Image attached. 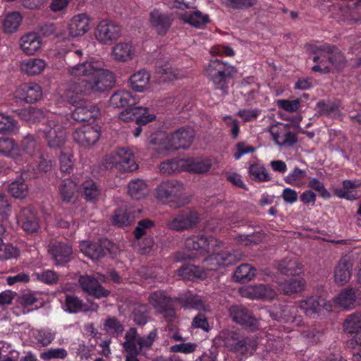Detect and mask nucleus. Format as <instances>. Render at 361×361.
Instances as JSON below:
<instances>
[{"label":"nucleus","instance_id":"1","mask_svg":"<svg viewBox=\"0 0 361 361\" xmlns=\"http://www.w3.org/2000/svg\"><path fill=\"white\" fill-rule=\"evenodd\" d=\"M66 72L71 77L84 78L71 81L63 94L68 103L75 106L73 118L79 121H94L99 117L100 111L87 102V97L92 98L112 87L114 79L112 72L104 68L103 61L93 59L68 65Z\"/></svg>","mask_w":361,"mask_h":361},{"label":"nucleus","instance_id":"2","mask_svg":"<svg viewBox=\"0 0 361 361\" xmlns=\"http://www.w3.org/2000/svg\"><path fill=\"white\" fill-rule=\"evenodd\" d=\"M194 135L195 132L192 128H182L170 135L164 132L156 133L152 136L150 142L158 145L157 150L159 153L167 154L173 150L189 147Z\"/></svg>","mask_w":361,"mask_h":361},{"label":"nucleus","instance_id":"3","mask_svg":"<svg viewBox=\"0 0 361 361\" xmlns=\"http://www.w3.org/2000/svg\"><path fill=\"white\" fill-rule=\"evenodd\" d=\"M310 50L314 54L312 57V61L315 63L312 66L314 72H334L344 65L345 59L343 54L334 47L329 44H317L310 46Z\"/></svg>","mask_w":361,"mask_h":361},{"label":"nucleus","instance_id":"4","mask_svg":"<svg viewBox=\"0 0 361 361\" xmlns=\"http://www.w3.org/2000/svg\"><path fill=\"white\" fill-rule=\"evenodd\" d=\"M92 27V20L85 13H77L60 25L56 39L61 42H70L85 36Z\"/></svg>","mask_w":361,"mask_h":361},{"label":"nucleus","instance_id":"5","mask_svg":"<svg viewBox=\"0 0 361 361\" xmlns=\"http://www.w3.org/2000/svg\"><path fill=\"white\" fill-rule=\"evenodd\" d=\"M215 344L224 345L228 350L241 355H251L255 350L256 342L244 338L238 332L233 330H225L219 333L214 338Z\"/></svg>","mask_w":361,"mask_h":361},{"label":"nucleus","instance_id":"6","mask_svg":"<svg viewBox=\"0 0 361 361\" xmlns=\"http://www.w3.org/2000/svg\"><path fill=\"white\" fill-rule=\"evenodd\" d=\"M62 116L56 114L47 115V122L40 127L44 135L47 145L52 149H60L66 142V132L61 125Z\"/></svg>","mask_w":361,"mask_h":361},{"label":"nucleus","instance_id":"7","mask_svg":"<svg viewBox=\"0 0 361 361\" xmlns=\"http://www.w3.org/2000/svg\"><path fill=\"white\" fill-rule=\"evenodd\" d=\"M236 72L235 68L220 60H212L205 69V73L212 80L216 88L227 92V78Z\"/></svg>","mask_w":361,"mask_h":361},{"label":"nucleus","instance_id":"8","mask_svg":"<svg viewBox=\"0 0 361 361\" xmlns=\"http://www.w3.org/2000/svg\"><path fill=\"white\" fill-rule=\"evenodd\" d=\"M106 164L114 166L122 172H130L138 167L133 152L128 148H120L106 156Z\"/></svg>","mask_w":361,"mask_h":361},{"label":"nucleus","instance_id":"9","mask_svg":"<svg viewBox=\"0 0 361 361\" xmlns=\"http://www.w3.org/2000/svg\"><path fill=\"white\" fill-rule=\"evenodd\" d=\"M121 36V30L118 25L113 20L103 19L97 25L94 37L101 44L110 45Z\"/></svg>","mask_w":361,"mask_h":361},{"label":"nucleus","instance_id":"10","mask_svg":"<svg viewBox=\"0 0 361 361\" xmlns=\"http://www.w3.org/2000/svg\"><path fill=\"white\" fill-rule=\"evenodd\" d=\"M18 47L25 56H34L42 49L44 42L38 32L30 31L20 37Z\"/></svg>","mask_w":361,"mask_h":361},{"label":"nucleus","instance_id":"11","mask_svg":"<svg viewBox=\"0 0 361 361\" xmlns=\"http://www.w3.org/2000/svg\"><path fill=\"white\" fill-rule=\"evenodd\" d=\"M15 97L27 104H32L42 98V87L37 82H29L21 84L14 93Z\"/></svg>","mask_w":361,"mask_h":361},{"label":"nucleus","instance_id":"12","mask_svg":"<svg viewBox=\"0 0 361 361\" xmlns=\"http://www.w3.org/2000/svg\"><path fill=\"white\" fill-rule=\"evenodd\" d=\"M99 137L100 128L97 125H83L78 128L73 134L74 140L84 147L94 145Z\"/></svg>","mask_w":361,"mask_h":361},{"label":"nucleus","instance_id":"13","mask_svg":"<svg viewBox=\"0 0 361 361\" xmlns=\"http://www.w3.org/2000/svg\"><path fill=\"white\" fill-rule=\"evenodd\" d=\"M269 133L274 142L279 146H291L297 142L295 135L290 131L288 124L278 123L272 125Z\"/></svg>","mask_w":361,"mask_h":361},{"label":"nucleus","instance_id":"14","mask_svg":"<svg viewBox=\"0 0 361 361\" xmlns=\"http://www.w3.org/2000/svg\"><path fill=\"white\" fill-rule=\"evenodd\" d=\"M149 302L157 312L161 313L167 319L171 320L174 317L171 300L164 291L159 290L152 293L149 297Z\"/></svg>","mask_w":361,"mask_h":361},{"label":"nucleus","instance_id":"15","mask_svg":"<svg viewBox=\"0 0 361 361\" xmlns=\"http://www.w3.org/2000/svg\"><path fill=\"white\" fill-rule=\"evenodd\" d=\"M111 56L116 61L128 62L136 56L135 46L130 41L119 42L112 47Z\"/></svg>","mask_w":361,"mask_h":361},{"label":"nucleus","instance_id":"16","mask_svg":"<svg viewBox=\"0 0 361 361\" xmlns=\"http://www.w3.org/2000/svg\"><path fill=\"white\" fill-rule=\"evenodd\" d=\"M296 312L297 308L295 306L285 305L279 311L272 313L271 316L274 319L288 324L286 328L290 331L293 329L294 326H300L302 324V319L301 317L296 316Z\"/></svg>","mask_w":361,"mask_h":361},{"label":"nucleus","instance_id":"17","mask_svg":"<svg viewBox=\"0 0 361 361\" xmlns=\"http://www.w3.org/2000/svg\"><path fill=\"white\" fill-rule=\"evenodd\" d=\"M109 244L110 242L106 239L100 240L94 243L88 240H83L80 244V249L85 256L96 260L106 253L107 247Z\"/></svg>","mask_w":361,"mask_h":361},{"label":"nucleus","instance_id":"18","mask_svg":"<svg viewBox=\"0 0 361 361\" xmlns=\"http://www.w3.org/2000/svg\"><path fill=\"white\" fill-rule=\"evenodd\" d=\"M185 245L188 250L202 253L213 250L218 245V240L214 238L208 239L203 235L192 236L185 240Z\"/></svg>","mask_w":361,"mask_h":361},{"label":"nucleus","instance_id":"19","mask_svg":"<svg viewBox=\"0 0 361 361\" xmlns=\"http://www.w3.org/2000/svg\"><path fill=\"white\" fill-rule=\"evenodd\" d=\"M0 154L10 157L18 164H23L25 158L14 140L0 137Z\"/></svg>","mask_w":361,"mask_h":361},{"label":"nucleus","instance_id":"20","mask_svg":"<svg viewBox=\"0 0 361 361\" xmlns=\"http://www.w3.org/2000/svg\"><path fill=\"white\" fill-rule=\"evenodd\" d=\"M183 185L178 180H169L159 184L156 189L157 197L163 202L178 195L183 190Z\"/></svg>","mask_w":361,"mask_h":361},{"label":"nucleus","instance_id":"21","mask_svg":"<svg viewBox=\"0 0 361 361\" xmlns=\"http://www.w3.org/2000/svg\"><path fill=\"white\" fill-rule=\"evenodd\" d=\"M240 294L250 299H272L276 292L264 285L245 286L239 289Z\"/></svg>","mask_w":361,"mask_h":361},{"label":"nucleus","instance_id":"22","mask_svg":"<svg viewBox=\"0 0 361 361\" xmlns=\"http://www.w3.org/2000/svg\"><path fill=\"white\" fill-rule=\"evenodd\" d=\"M239 259L235 255L228 252L214 254L204 261V266L207 270H216L221 267L228 266Z\"/></svg>","mask_w":361,"mask_h":361},{"label":"nucleus","instance_id":"23","mask_svg":"<svg viewBox=\"0 0 361 361\" xmlns=\"http://www.w3.org/2000/svg\"><path fill=\"white\" fill-rule=\"evenodd\" d=\"M214 159L209 157H190L184 159L185 171L195 173H204L212 168Z\"/></svg>","mask_w":361,"mask_h":361},{"label":"nucleus","instance_id":"24","mask_svg":"<svg viewBox=\"0 0 361 361\" xmlns=\"http://www.w3.org/2000/svg\"><path fill=\"white\" fill-rule=\"evenodd\" d=\"M20 71L29 76L39 75L47 66L46 61L41 58H28L19 63Z\"/></svg>","mask_w":361,"mask_h":361},{"label":"nucleus","instance_id":"25","mask_svg":"<svg viewBox=\"0 0 361 361\" xmlns=\"http://www.w3.org/2000/svg\"><path fill=\"white\" fill-rule=\"evenodd\" d=\"M361 187V181L358 180H345L343 187L333 188L334 194L341 199L354 200L359 197L357 189Z\"/></svg>","mask_w":361,"mask_h":361},{"label":"nucleus","instance_id":"26","mask_svg":"<svg viewBox=\"0 0 361 361\" xmlns=\"http://www.w3.org/2000/svg\"><path fill=\"white\" fill-rule=\"evenodd\" d=\"M198 221V215L195 212L184 211L174 217L168 224L173 230H183L195 225Z\"/></svg>","mask_w":361,"mask_h":361},{"label":"nucleus","instance_id":"27","mask_svg":"<svg viewBox=\"0 0 361 361\" xmlns=\"http://www.w3.org/2000/svg\"><path fill=\"white\" fill-rule=\"evenodd\" d=\"M49 252L56 264L64 265L71 260L73 250L67 243L56 242L49 247Z\"/></svg>","mask_w":361,"mask_h":361},{"label":"nucleus","instance_id":"28","mask_svg":"<svg viewBox=\"0 0 361 361\" xmlns=\"http://www.w3.org/2000/svg\"><path fill=\"white\" fill-rule=\"evenodd\" d=\"M230 314L235 322L254 330L257 326V321L251 313L241 306H232L230 310Z\"/></svg>","mask_w":361,"mask_h":361},{"label":"nucleus","instance_id":"29","mask_svg":"<svg viewBox=\"0 0 361 361\" xmlns=\"http://www.w3.org/2000/svg\"><path fill=\"white\" fill-rule=\"evenodd\" d=\"M300 307L306 315L310 317L321 312L323 310H330L325 300L322 298H307L300 302Z\"/></svg>","mask_w":361,"mask_h":361},{"label":"nucleus","instance_id":"30","mask_svg":"<svg viewBox=\"0 0 361 361\" xmlns=\"http://www.w3.org/2000/svg\"><path fill=\"white\" fill-rule=\"evenodd\" d=\"M79 283L84 291L96 298L106 297L109 292L104 290L98 281L90 276H82Z\"/></svg>","mask_w":361,"mask_h":361},{"label":"nucleus","instance_id":"31","mask_svg":"<svg viewBox=\"0 0 361 361\" xmlns=\"http://www.w3.org/2000/svg\"><path fill=\"white\" fill-rule=\"evenodd\" d=\"M156 73L164 82H172L186 75L185 71L173 68L166 61L157 63Z\"/></svg>","mask_w":361,"mask_h":361},{"label":"nucleus","instance_id":"32","mask_svg":"<svg viewBox=\"0 0 361 361\" xmlns=\"http://www.w3.org/2000/svg\"><path fill=\"white\" fill-rule=\"evenodd\" d=\"M18 223L27 233L36 232L39 228V222L35 213L30 208L22 209L17 216Z\"/></svg>","mask_w":361,"mask_h":361},{"label":"nucleus","instance_id":"33","mask_svg":"<svg viewBox=\"0 0 361 361\" xmlns=\"http://www.w3.org/2000/svg\"><path fill=\"white\" fill-rule=\"evenodd\" d=\"M352 263L347 258H342L334 269V281L338 285H343L350 278Z\"/></svg>","mask_w":361,"mask_h":361},{"label":"nucleus","instance_id":"34","mask_svg":"<svg viewBox=\"0 0 361 361\" xmlns=\"http://www.w3.org/2000/svg\"><path fill=\"white\" fill-rule=\"evenodd\" d=\"M150 75L145 70H140L133 74L129 82L130 87L137 92H144L149 88Z\"/></svg>","mask_w":361,"mask_h":361},{"label":"nucleus","instance_id":"35","mask_svg":"<svg viewBox=\"0 0 361 361\" xmlns=\"http://www.w3.org/2000/svg\"><path fill=\"white\" fill-rule=\"evenodd\" d=\"M20 149L23 154V157L25 158L24 164L40 152L39 144L35 140L34 136L31 135L24 137L21 141V148Z\"/></svg>","mask_w":361,"mask_h":361},{"label":"nucleus","instance_id":"36","mask_svg":"<svg viewBox=\"0 0 361 361\" xmlns=\"http://www.w3.org/2000/svg\"><path fill=\"white\" fill-rule=\"evenodd\" d=\"M136 341V329L131 328L126 334V341L123 346L127 353L126 361H138L136 356L139 354L135 342Z\"/></svg>","mask_w":361,"mask_h":361},{"label":"nucleus","instance_id":"37","mask_svg":"<svg viewBox=\"0 0 361 361\" xmlns=\"http://www.w3.org/2000/svg\"><path fill=\"white\" fill-rule=\"evenodd\" d=\"M137 102L136 99L131 92L126 90H118L113 94L109 99L110 106L115 108H121L128 105H133Z\"/></svg>","mask_w":361,"mask_h":361},{"label":"nucleus","instance_id":"38","mask_svg":"<svg viewBox=\"0 0 361 361\" xmlns=\"http://www.w3.org/2000/svg\"><path fill=\"white\" fill-rule=\"evenodd\" d=\"M149 191V187L142 179H135L131 180L128 185V193L135 200H140L145 197Z\"/></svg>","mask_w":361,"mask_h":361},{"label":"nucleus","instance_id":"39","mask_svg":"<svg viewBox=\"0 0 361 361\" xmlns=\"http://www.w3.org/2000/svg\"><path fill=\"white\" fill-rule=\"evenodd\" d=\"M182 20L193 27L203 28L209 23V17L200 11H195L184 13Z\"/></svg>","mask_w":361,"mask_h":361},{"label":"nucleus","instance_id":"40","mask_svg":"<svg viewBox=\"0 0 361 361\" xmlns=\"http://www.w3.org/2000/svg\"><path fill=\"white\" fill-rule=\"evenodd\" d=\"M52 114L51 112L44 113L43 111L35 109L34 107H29L21 111L20 116L22 119L28 123L41 122L42 126L43 123L47 122V115Z\"/></svg>","mask_w":361,"mask_h":361},{"label":"nucleus","instance_id":"41","mask_svg":"<svg viewBox=\"0 0 361 361\" xmlns=\"http://www.w3.org/2000/svg\"><path fill=\"white\" fill-rule=\"evenodd\" d=\"M177 274L183 280L204 279L207 276V274L204 270L191 264L183 266L177 271Z\"/></svg>","mask_w":361,"mask_h":361},{"label":"nucleus","instance_id":"42","mask_svg":"<svg viewBox=\"0 0 361 361\" xmlns=\"http://www.w3.org/2000/svg\"><path fill=\"white\" fill-rule=\"evenodd\" d=\"M78 191V184L71 179L64 180L59 186L61 198L65 202L73 201L75 198Z\"/></svg>","mask_w":361,"mask_h":361},{"label":"nucleus","instance_id":"43","mask_svg":"<svg viewBox=\"0 0 361 361\" xmlns=\"http://www.w3.org/2000/svg\"><path fill=\"white\" fill-rule=\"evenodd\" d=\"M22 20L23 16L18 11L8 13L3 20L4 31L10 34L16 32L18 30Z\"/></svg>","mask_w":361,"mask_h":361},{"label":"nucleus","instance_id":"44","mask_svg":"<svg viewBox=\"0 0 361 361\" xmlns=\"http://www.w3.org/2000/svg\"><path fill=\"white\" fill-rule=\"evenodd\" d=\"M279 270L286 275H296L302 272V267L296 257H290L279 263Z\"/></svg>","mask_w":361,"mask_h":361},{"label":"nucleus","instance_id":"45","mask_svg":"<svg viewBox=\"0 0 361 361\" xmlns=\"http://www.w3.org/2000/svg\"><path fill=\"white\" fill-rule=\"evenodd\" d=\"M150 23L159 34L164 33L171 25L170 19L158 10L151 12Z\"/></svg>","mask_w":361,"mask_h":361},{"label":"nucleus","instance_id":"46","mask_svg":"<svg viewBox=\"0 0 361 361\" xmlns=\"http://www.w3.org/2000/svg\"><path fill=\"white\" fill-rule=\"evenodd\" d=\"M178 300L186 308L207 310L202 299L194 295L191 291H186L179 295Z\"/></svg>","mask_w":361,"mask_h":361},{"label":"nucleus","instance_id":"47","mask_svg":"<svg viewBox=\"0 0 361 361\" xmlns=\"http://www.w3.org/2000/svg\"><path fill=\"white\" fill-rule=\"evenodd\" d=\"M333 302L335 306L343 309H351L355 307L353 297V288L345 289L336 297Z\"/></svg>","mask_w":361,"mask_h":361},{"label":"nucleus","instance_id":"48","mask_svg":"<svg viewBox=\"0 0 361 361\" xmlns=\"http://www.w3.org/2000/svg\"><path fill=\"white\" fill-rule=\"evenodd\" d=\"M29 166V169H32L34 173H38L40 171H47L51 168V162L42 156L40 152L26 161Z\"/></svg>","mask_w":361,"mask_h":361},{"label":"nucleus","instance_id":"49","mask_svg":"<svg viewBox=\"0 0 361 361\" xmlns=\"http://www.w3.org/2000/svg\"><path fill=\"white\" fill-rule=\"evenodd\" d=\"M65 310L70 313H76L80 311L87 312L90 308L87 307L76 296L67 295L65 304ZM97 305H94L90 308L91 310H97Z\"/></svg>","mask_w":361,"mask_h":361},{"label":"nucleus","instance_id":"50","mask_svg":"<svg viewBox=\"0 0 361 361\" xmlns=\"http://www.w3.org/2000/svg\"><path fill=\"white\" fill-rule=\"evenodd\" d=\"M343 330L349 334H357L361 329V314L354 313L350 314L344 321Z\"/></svg>","mask_w":361,"mask_h":361},{"label":"nucleus","instance_id":"51","mask_svg":"<svg viewBox=\"0 0 361 361\" xmlns=\"http://www.w3.org/2000/svg\"><path fill=\"white\" fill-rule=\"evenodd\" d=\"M307 173L299 168H295L285 178L284 181L290 185L302 187L305 185Z\"/></svg>","mask_w":361,"mask_h":361},{"label":"nucleus","instance_id":"52","mask_svg":"<svg viewBox=\"0 0 361 361\" xmlns=\"http://www.w3.org/2000/svg\"><path fill=\"white\" fill-rule=\"evenodd\" d=\"M305 281L302 279H295L279 283V288L286 294L300 292L304 290Z\"/></svg>","mask_w":361,"mask_h":361},{"label":"nucleus","instance_id":"53","mask_svg":"<svg viewBox=\"0 0 361 361\" xmlns=\"http://www.w3.org/2000/svg\"><path fill=\"white\" fill-rule=\"evenodd\" d=\"M183 161V159H174L164 161L160 165V171L166 174H173L185 171V164H182Z\"/></svg>","mask_w":361,"mask_h":361},{"label":"nucleus","instance_id":"54","mask_svg":"<svg viewBox=\"0 0 361 361\" xmlns=\"http://www.w3.org/2000/svg\"><path fill=\"white\" fill-rule=\"evenodd\" d=\"M18 129V122L14 118L8 115L0 113V134H11Z\"/></svg>","mask_w":361,"mask_h":361},{"label":"nucleus","instance_id":"55","mask_svg":"<svg viewBox=\"0 0 361 361\" xmlns=\"http://www.w3.org/2000/svg\"><path fill=\"white\" fill-rule=\"evenodd\" d=\"M31 336L42 346H47L55 338V334L49 329H32Z\"/></svg>","mask_w":361,"mask_h":361},{"label":"nucleus","instance_id":"56","mask_svg":"<svg viewBox=\"0 0 361 361\" xmlns=\"http://www.w3.org/2000/svg\"><path fill=\"white\" fill-rule=\"evenodd\" d=\"M82 194L87 201H94L100 195V189L92 180H87L82 183Z\"/></svg>","mask_w":361,"mask_h":361},{"label":"nucleus","instance_id":"57","mask_svg":"<svg viewBox=\"0 0 361 361\" xmlns=\"http://www.w3.org/2000/svg\"><path fill=\"white\" fill-rule=\"evenodd\" d=\"M255 275V269L247 264L240 265L234 273L236 281H250Z\"/></svg>","mask_w":361,"mask_h":361},{"label":"nucleus","instance_id":"58","mask_svg":"<svg viewBox=\"0 0 361 361\" xmlns=\"http://www.w3.org/2000/svg\"><path fill=\"white\" fill-rule=\"evenodd\" d=\"M134 112L135 122L140 125H145L152 122L156 118L155 115L153 113H150L149 109L145 107H134Z\"/></svg>","mask_w":361,"mask_h":361},{"label":"nucleus","instance_id":"59","mask_svg":"<svg viewBox=\"0 0 361 361\" xmlns=\"http://www.w3.org/2000/svg\"><path fill=\"white\" fill-rule=\"evenodd\" d=\"M10 193L16 198H24L27 195V185L23 179L13 181L8 187Z\"/></svg>","mask_w":361,"mask_h":361},{"label":"nucleus","instance_id":"60","mask_svg":"<svg viewBox=\"0 0 361 361\" xmlns=\"http://www.w3.org/2000/svg\"><path fill=\"white\" fill-rule=\"evenodd\" d=\"M249 173L252 178L259 181H269L271 179V176L263 165L252 164Z\"/></svg>","mask_w":361,"mask_h":361},{"label":"nucleus","instance_id":"61","mask_svg":"<svg viewBox=\"0 0 361 361\" xmlns=\"http://www.w3.org/2000/svg\"><path fill=\"white\" fill-rule=\"evenodd\" d=\"M157 336V331L155 330L152 331L147 336L142 338H137L136 336V341L135 342L138 349V353H144L153 344Z\"/></svg>","mask_w":361,"mask_h":361},{"label":"nucleus","instance_id":"62","mask_svg":"<svg viewBox=\"0 0 361 361\" xmlns=\"http://www.w3.org/2000/svg\"><path fill=\"white\" fill-rule=\"evenodd\" d=\"M60 169L62 172L69 173L73 169V154L69 149L61 151L60 157Z\"/></svg>","mask_w":361,"mask_h":361},{"label":"nucleus","instance_id":"63","mask_svg":"<svg viewBox=\"0 0 361 361\" xmlns=\"http://www.w3.org/2000/svg\"><path fill=\"white\" fill-rule=\"evenodd\" d=\"M67 355L68 353L64 348H50L41 353L40 358L44 361H49L52 359H64Z\"/></svg>","mask_w":361,"mask_h":361},{"label":"nucleus","instance_id":"64","mask_svg":"<svg viewBox=\"0 0 361 361\" xmlns=\"http://www.w3.org/2000/svg\"><path fill=\"white\" fill-rule=\"evenodd\" d=\"M308 187L317 191L324 199L329 200L331 197V193L325 188L324 183L316 178H310L308 182Z\"/></svg>","mask_w":361,"mask_h":361}]
</instances>
